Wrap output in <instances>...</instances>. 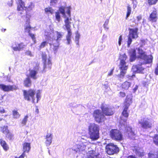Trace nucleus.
<instances>
[{"label": "nucleus", "instance_id": "obj_1", "mask_svg": "<svg viewBox=\"0 0 158 158\" xmlns=\"http://www.w3.org/2000/svg\"><path fill=\"white\" fill-rule=\"evenodd\" d=\"M70 9L69 7H67L64 9V7H61L60 9V12L63 15V17L64 19V26L67 31L66 39L67 40V44H70L72 42L71 39L72 35L71 29V22L70 21L72 20V19L71 18V15H70Z\"/></svg>", "mask_w": 158, "mask_h": 158}, {"label": "nucleus", "instance_id": "obj_2", "mask_svg": "<svg viewBox=\"0 0 158 158\" xmlns=\"http://www.w3.org/2000/svg\"><path fill=\"white\" fill-rule=\"evenodd\" d=\"M41 91L40 90L36 92L33 89L24 90L23 95L25 100L31 101L33 103H37L41 98Z\"/></svg>", "mask_w": 158, "mask_h": 158}, {"label": "nucleus", "instance_id": "obj_3", "mask_svg": "<svg viewBox=\"0 0 158 158\" xmlns=\"http://www.w3.org/2000/svg\"><path fill=\"white\" fill-rule=\"evenodd\" d=\"M44 35L48 40L59 43L64 35V33L57 31H54L53 29L46 30Z\"/></svg>", "mask_w": 158, "mask_h": 158}, {"label": "nucleus", "instance_id": "obj_4", "mask_svg": "<svg viewBox=\"0 0 158 158\" xmlns=\"http://www.w3.org/2000/svg\"><path fill=\"white\" fill-rule=\"evenodd\" d=\"M89 142L84 138H81L80 142L77 144L74 145L73 150L79 154L85 153L87 148H88Z\"/></svg>", "mask_w": 158, "mask_h": 158}, {"label": "nucleus", "instance_id": "obj_5", "mask_svg": "<svg viewBox=\"0 0 158 158\" xmlns=\"http://www.w3.org/2000/svg\"><path fill=\"white\" fill-rule=\"evenodd\" d=\"M88 129L90 138L93 140H97L99 137L98 126L94 123H90Z\"/></svg>", "mask_w": 158, "mask_h": 158}, {"label": "nucleus", "instance_id": "obj_6", "mask_svg": "<svg viewBox=\"0 0 158 158\" xmlns=\"http://www.w3.org/2000/svg\"><path fill=\"white\" fill-rule=\"evenodd\" d=\"M119 59L120 60V65L119 68L120 72L119 74L120 77H123L126 73V71L128 68L127 66L126 65V62L125 60L127 58V56L125 53L123 55H120Z\"/></svg>", "mask_w": 158, "mask_h": 158}, {"label": "nucleus", "instance_id": "obj_7", "mask_svg": "<svg viewBox=\"0 0 158 158\" xmlns=\"http://www.w3.org/2000/svg\"><path fill=\"white\" fill-rule=\"evenodd\" d=\"M18 4L17 10L19 11H22L25 10L28 11H30L33 10L34 7V5L31 2L29 3L26 6H25L24 2L21 0H17Z\"/></svg>", "mask_w": 158, "mask_h": 158}, {"label": "nucleus", "instance_id": "obj_8", "mask_svg": "<svg viewBox=\"0 0 158 158\" xmlns=\"http://www.w3.org/2000/svg\"><path fill=\"white\" fill-rule=\"evenodd\" d=\"M139 55L138 58L143 60L145 61L146 64H149L152 62V59L149 58L146 55L145 52L142 49L138 48L137 49Z\"/></svg>", "mask_w": 158, "mask_h": 158}, {"label": "nucleus", "instance_id": "obj_9", "mask_svg": "<svg viewBox=\"0 0 158 158\" xmlns=\"http://www.w3.org/2000/svg\"><path fill=\"white\" fill-rule=\"evenodd\" d=\"M42 59L44 64V70L45 72L50 70L51 69L52 65L50 59L49 58H47V55L44 54H43Z\"/></svg>", "mask_w": 158, "mask_h": 158}, {"label": "nucleus", "instance_id": "obj_10", "mask_svg": "<svg viewBox=\"0 0 158 158\" xmlns=\"http://www.w3.org/2000/svg\"><path fill=\"white\" fill-rule=\"evenodd\" d=\"M93 115L96 121L98 123L104 121L105 119L104 115L100 110H94L93 113Z\"/></svg>", "mask_w": 158, "mask_h": 158}, {"label": "nucleus", "instance_id": "obj_11", "mask_svg": "<svg viewBox=\"0 0 158 158\" xmlns=\"http://www.w3.org/2000/svg\"><path fill=\"white\" fill-rule=\"evenodd\" d=\"M139 123L141 127L144 129L151 128L152 127V123L150 119L148 118H144L141 121H139Z\"/></svg>", "mask_w": 158, "mask_h": 158}, {"label": "nucleus", "instance_id": "obj_12", "mask_svg": "<svg viewBox=\"0 0 158 158\" xmlns=\"http://www.w3.org/2000/svg\"><path fill=\"white\" fill-rule=\"evenodd\" d=\"M128 109V108H123V111L122 113L123 116L120 117L119 122L121 125H124L126 122L127 118L129 116V113L127 112Z\"/></svg>", "mask_w": 158, "mask_h": 158}, {"label": "nucleus", "instance_id": "obj_13", "mask_svg": "<svg viewBox=\"0 0 158 158\" xmlns=\"http://www.w3.org/2000/svg\"><path fill=\"white\" fill-rule=\"evenodd\" d=\"M106 148L107 153L110 155L115 153L118 148L117 146L112 143H110L107 145Z\"/></svg>", "mask_w": 158, "mask_h": 158}, {"label": "nucleus", "instance_id": "obj_14", "mask_svg": "<svg viewBox=\"0 0 158 158\" xmlns=\"http://www.w3.org/2000/svg\"><path fill=\"white\" fill-rule=\"evenodd\" d=\"M158 18L157 10L156 8H154V10L149 15L148 20L152 23H156L157 22Z\"/></svg>", "mask_w": 158, "mask_h": 158}, {"label": "nucleus", "instance_id": "obj_15", "mask_svg": "<svg viewBox=\"0 0 158 158\" xmlns=\"http://www.w3.org/2000/svg\"><path fill=\"white\" fill-rule=\"evenodd\" d=\"M101 108L103 113L106 115H111L113 114V111L107 105L103 104Z\"/></svg>", "mask_w": 158, "mask_h": 158}, {"label": "nucleus", "instance_id": "obj_16", "mask_svg": "<svg viewBox=\"0 0 158 158\" xmlns=\"http://www.w3.org/2000/svg\"><path fill=\"white\" fill-rule=\"evenodd\" d=\"M26 46V45L23 43L19 44L14 43L12 45V48L14 51H20L23 50Z\"/></svg>", "mask_w": 158, "mask_h": 158}, {"label": "nucleus", "instance_id": "obj_17", "mask_svg": "<svg viewBox=\"0 0 158 158\" xmlns=\"http://www.w3.org/2000/svg\"><path fill=\"white\" fill-rule=\"evenodd\" d=\"M85 158H101V155L97 152L94 150H90L87 153Z\"/></svg>", "mask_w": 158, "mask_h": 158}, {"label": "nucleus", "instance_id": "obj_18", "mask_svg": "<svg viewBox=\"0 0 158 158\" xmlns=\"http://www.w3.org/2000/svg\"><path fill=\"white\" fill-rule=\"evenodd\" d=\"M138 28L137 27L135 28H129V36L131 37L132 39H136L138 37Z\"/></svg>", "mask_w": 158, "mask_h": 158}, {"label": "nucleus", "instance_id": "obj_19", "mask_svg": "<svg viewBox=\"0 0 158 158\" xmlns=\"http://www.w3.org/2000/svg\"><path fill=\"white\" fill-rule=\"evenodd\" d=\"M128 54L130 56V61L133 62L136 59V51L135 48H131L129 50Z\"/></svg>", "mask_w": 158, "mask_h": 158}, {"label": "nucleus", "instance_id": "obj_20", "mask_svg": "<svg viewBox=\"0 0 158 158\" xmlns=\"http://www.w3.org/2000/svg\"><path fill=\"white\" fill-rule=\"evenodd\" d=\"M132 102V99L131 97L127 96L123 103V107L128 109L129 106Z\"/></svg>", "mask_w": 158, "mask_h": 158}, {"label": "nucleus", "instance_id": "obj_21", "mask_svg": "<svg viewBox=\"0 0 158 158\" xmlns=\"http://www.w3.org/2000/svg\"><path fill=\"white\" fill-rule=\"evenodd\" d=\"M53 138V135L50 133H48L45 137V143L47 146L50 145L52 143V140Z\"/></svg>", "mask_w": 158, "mask_h": 158}, {"label": "nucleus", "instance_id": "obj_22", "mask_svg": "<svg viewBox=\"0 0 158 158\" xmlns=\"http://www.w3.org/2000/svg\"><path fill=\"white\" fill-rule=\"evenodd\" d=\"M111 137L114 139L118 140V131L117 129L112 130L110 131Z\"/></svg>", "mask_w": 158, "mask_h": 158}, {"label": "nucleus", "instance_id": "obj_23", "mask_svg": "<svg viewBox=\"0 0 158 158\" xmlns=\"http://www.w3.org/2000/svg\"><path fill=\"white\" fill-rule=\"evenodd\" d=\"M39 70V68L37 67L34 68L33 69L30 70L29 76L31 77L34 79L36 78V75L38 73Z\"/></svg>", "mask_w": 158, "mask_h": 158}, {"label": "nucleus", "instance_id": "obj_24", "mask_svg": "<svg viewBox=\"0 0 158 158\" xmlns=\"http://www.w3.org/2000/svg\"><path fill=\"white\" fill-rule=\"evenodd\" d=\"M23 152L25 153V152H28L31 148L30 143L27 142H25L23 143Z\"/></svg>", "mask_w": 158, "mask_h": 158}, {"label": "nucleus", "instance_id": "obj_25", "mask_svg": "<svg viewBox=\"0 0 158 158\" xmlns=\"http://www.w3.org/2000/svg\"><path fill=\"white\" fill-rule=\"evenodd\" d=\"M0 89L5 91H8L12 90L13 87L11 85H6L3 84H0Z\"/></svg>", "mask_w": 158, "mask_h": 158}, {"label": "nucleus", "instance_id": "obj_26", "mask_svg": "<svg viewBox=\"0 0 158 158\" xmlns=\"http://www.w3.org/2000/svg\"><path fill=\"white\" fill-rule=\"evenodd\" d=\"M61 7H64V9H65V8H67V7H69L70 8V13H71L70 10H71V7L70 6H68V7H64L63 6H61L60 7L59 9V11L56 12L55 14V15L56 20L58 22H60V20L61 18H60V13L61 14V15H62V17H63V15L60 13V9Z\"/></svg>", "mask_w": 158, "mask_h": 158}, {"label": "nucleus", "instance_id": "obj_27", "mask_svg": "<svg viewBox=\"0 0 158 158\" xmlns=\"http://www.w3.org/2000/svg\"><path fill=\"white\" fill-rule=\"evenodd\" d=\"M146 64L145 62V63H141L140 64H139L135 65V67L136 69L137 72L139 73H143V71L144 69V68L142 67L141 66L143 64Z\"/></svg>", "mask_w": 158, "mask_h": 158}, {"label": "nucleus", "instance_id": "obj_28", "mask_svg": "<svg viewBox=\"0 0 158 158\" xmlns=\"http://www.w3.org/2000/svg\"><path fill=\"white\" fill-rule=\"evenodd\" d=\"M0 144L3 149L5 151H7L9 149V147L6 141L3 139H0Z\"/></svg>", "mask_w": 158, "mask_h": 158}, {"label": "nucleus", "instance_id": "obj_29", "mask_svg": "<svg viewBox=\"0 0 158 158\" xmlns=\"http://www.w3.org/2000/svg\"><path fill=\"white\" fill-rule=\"evenodd\" d=\"M24 85L26 87H29L31 86V81L29 77L26 78L23 82Z\"/></svg>", "mask_w": 158, "mask_h": 158}, {"label": "nucleus", "instance_id": "obj_30", "mask_svg": "<svg viewBox=\"0 0 158 158\" xmlns=\"http://www.w3.org/2000/svg\"><path fill=\"white\" fill-rule=\"evenodd\" d=\"M131 83L129 82L126 81L123 83L121 85L122 89L124 90H127L130 86Z\"/></svg>", "mask_w": 158, "mask_h": 158}, {"label": "nucleus", "instance_id": "obj_31", "mask_svg": "<svg viewBox=\"0 0 158 158\" xmlns=\"http://www.w3.org/2000/svg\"><path fill=\"white\" fill-rule=\"evenodd\" d=\"M48 41V42L49 43L51 46H52V45L54 46L53 50L54 51H56L59 47V43L56 42L57 43L56 44H55V41Z\"/></svg>", "mask_w": 158, "mask_h": 158}, {"label": "nucleus", "instance_id": "obj_32", "mask_svg": "<svg viewBox=\"0 0 158 158\" xmlns=\"http://www.w3.org/2000/svg\"><path fill=\"white\" fill-rule=\"evenodd\" d=\"M1 131L3 134L6 135L9 131L8 129L7 126H3L1 127Z\"/></svg>", "mask_w": 158, "mask_h": 158}, {"label": "nucleus", "instance_id": "obj_33", "mask_svg": "<svg viewBox=\"0 0 158 158\" xmlns=\"http://www.w3.org/2000/svg\"><path fill=\"white\" fill-rule=\"evenodd\" d=\"M12 115L13 118L15 119L19 118L20 116L19 112L15 110H13Z\"/></svg>", "mask_w": 158, "mask_h": 158}, {"label": "nucleus", "instance_id": "obj_34", "mask_svg": "<svg viewBox=\"0 0 158 158\" xmlns=\"http://www.w3.org/2000/svg\"><path fill=\"white\" fill-rule=\"evenodd\" d=\"M75 34L76 35L75 37V41L77 44L79 45V40L80 37V35L78 31L76 32Z\"/></svg>", "mask_w": 158, "mask_h": 158}, {"label": "nucleus", "instance_id": "obj_35", "mask_svg": "<svg viewBox=\"0 0 158 158\" xmlns=\"http://www.w3.org/2000/svg\"><path fill=\"white\" fill-rule=\"evenodd\" d=\"M45 12L47 14H52L54 12V10L51 7L46 8L44 9Z\"/></svg>", "mask_w": 158, "mask_h": 158}, {"label": "nucleus", "instance_id": "obj_36", "mask_svg": "<svg viewBox=\"0 0 158 158\" xmlns=\"http://www.w3.org/2000/svg\"><path fill=\"white\" fill-rule=\"evenodd\" d=\"M6 137L9 140H11L14 139L13 135L10 131L7 133L6 135Z\"/></svg>", "mask_w": 158, "mask_h": 158}, {"label": "nucleus", "instance_id": "obj_37", "mask_svg": "<svg viewBox=\"0 0 158 158\" xmlns=\"http://www.w3.org/2000/svg\"><path fill=\"white\" fill-rule=\"evenodd\" d=\"M127 12L126 19H127L131 13V8L130 5H128L127 7Z\"/></svg>", "mask_w": 158, "mask_h": 158}, {"label": "nucleus", "instance_id": "obj_38", "mask_svg": "<svg viewBox=\"0 0 158 158\" xmlns=\"http://www.w3.org/2000/svg\"><path fill=\"white\" fill-rule=\"evenodd\" d=\"M153 143L158 146V134L155 135L152 138Z\"/></svg>", "mask_w": 158, "mask_h": 158}, {"label": "nucleus", "instance_id": "obj_39", "mask_svg": "<svg viewBox=\"0 0 158 158\" xmlns=\"http://www.w3.org/2000/svg\"><path fill=\"white\" fill-rule=\"evenodd\" d=\"M158 0H148V3L149 6H152L156 4Z\"/></svg>", "mask_w": 158, "mask_h": 158}, {"label": "nucleus", "instance_id": "obj_40", "mask_svg": "<svg viewBox=\"0 0 158 158\" xmlns=\"http://www.w3.org/2000/svg\"><path fill=\"white\" fill-rule=\"evenodd\" d=\"M28 115H26L22 119V126H23L26 125L27 122L28 120Z\"/></svg>", "mask_w": 158, "mask_h": 158}, {"label": "nucleus", "instance_id": "obj_41", "mask_svg": "<svg viewBox=\"0 0 158 158\" xmlns=\"http://www.w3.org/2000/svg\"><path fill=\"white\" fill-rule=\"evenodd\" d=\"M148 158H158L157 154L149 152L148 154Z\"/></svg>", "mask_w": 158, "mask_h": 158}, {"label": "nucleus", "instance_id": "obj_42", "mask_svg": "<svg viewBox=\"0 0 158 158\" xmlns=\"http://www.w3.org/2000/svg\"><path fill=\"white\" fill-rule=\"evenodd\" d=\"M131 37L129 36L128 38V40L127 41V47H129L130 46V44L131 43L132 40V38Z\"/></svg>", "mask_w": 158, "mask_h": 158}, {"label": "nucleus", "instance_id": "obj_43", "mask_svg": "<svg viewBox=\"0 0 158 158\" xmlns=\"http://www.w3.org/2000/svg\"><path fill=\"white\" fill-rule=\"evenodd\" d=\"M48 43L46 41H44L42 42L40 46V48H43L47 45Z\"/></svg>", "mask_w": 158, "mask_h": 158}, {"label": "nucleus", "instance_id": "obj_44", "mask_svg": "<svg viewBox=\"0 0 158 158\" xmlns=\"http://www.w3.org/2000/svg\"><path fill=\"white\" fill-rule=\"evenodd\" d=\"M25 54L26 55L30 56H33L31 52L30 51H27L25 52Z\"/></svg>", "mask_w": 158, "mask_h": 158}, {"label": "nucleus", "instance_id": "obj_45", "mask_svg": "<svg viewBox=\"0 0 158 158\" xmlns=\"http://www.w3.org/2000/svg\"><path fill=\"white\" fill-rule=\"evenodd\" d=\"M29 35H30V37H31V38H32V39L33 41L35 42V36L33 34L31 33H29Z\"/></svg>", "mask_w": 158, "mask_h": 158}, {"label": "nucleus", "instance_id": "obj_46", "mask_svg": "<svg viewBox=\"0 0 158 158\" xmlns=\"http://www.w3.org/2000/svg\"><path fill=\"white\" fill-rule=\"evenodd\" d=\"M109 23V21L108 20H106L104 24V27L106 29H108V28L107 27V25Z\"/></svg>", "mask_w": 158, "mask_h": 158}, {"label": "nucleus", "instance_id": "obj_47", "mask_svg": "<svg viewBox=\"0 0 158 158\" xmlns=\"http://www.w3.org/2000/svg\"><path fill=\"white\" fill-rule=\"evenodd\" d=\"M26 155L25 153L24 152H23V153L20 155L19 157L16 156L15 157V158H24V157Z\"/></svg>", "mask_w": 158, "mask_h": 158}, {"label": "nucleus", "instance_id": "obj_48", "mask_svg": "<svg viewBox=\"0 0 158 158\" xmlns=\"http://www.w3.org/2000/svg\"><path fill=\"white\" fill-rule=\"evenodd\" d=\"M30 28V26L29 24H28L25 28L26 31L29 32V31Z\"/></svg>", "mask_w": 158, "mask_h": 158}, {"label": "nucleus", "instance_id": "obj_49", "mask_svg": "<svg viewBox=\"0 0 158 158\" xmlns=\"http://www.w3.org/2000/svg\"><path fill=\"white\" fill-rule=\"evenodd\" d=\"M119 94L120 97L122 98L126 96V94L124 92H120Z\"/></svg>", "mask_w": 158, "mask_h": 158}, {"label": "nucleus", "instance_id": "obj_50", "mask_svg": "<svg viewBox=\"0 0 158 158\" xmlns=\"http://www.w3.org/2000/svg\"><path fill=\"white\" fill-rule=\"evenodd\" d=\"M5 112V110L2 107H0V113L1 114L4 113Z\"/></svg>", "mask_w": 158, "mask_h": 158}, {"label": "nucleus", "instance_id": "obj_51", "mask_svg": "<svg viewBox=\"0 0 158 158\" xmlns=\"http://www.w3.org/2000/svg\"><path fill=\"white\" fill-rule=\"evenodd\" d=\"M136 18L137 19V20L138 21H139L141 19H142L141 15H139L138 16H137L136 17Z\"/></svg>", "mask_w": 158, "mask_h": 158}, {"label": "nucleus", "instance_id": "obj_52", "mask_svg": "<svg viewBox=\"0 0 158 158\" xmlns=\"http://www.w3.org/2000/svg\"><path fill=\"white\" fill-rule=\"evenodd\" d=\"M155 73L156 75H157L158 74V64L155 69Z\"/></svg>", "mask_w": 158, "mask_h": 158}, {"label": "nucleus", "instance_id": "obj_53", "mask_svg": "<svg viewBox=\"0 0 158 158\" xmlns=\"http://www.w3.org/2000/svg\"><path fill=\"white\" fill-rule=\"evenodd\" d=\"M139 156L140 157H142L144 155V153L143 152H139L138 153Z\"/></svg>", "mask_w": 158, "mask_h": 158}, {"label": "nucleus", "instance_id": "obj_54", "mask_svg": "<svg viewBox=\"0 0 158 158\" xmlns=\"http://www.w3.org/2000/svg\"><path fill=\"white\" fill-rule=\"evenodd\" d=\"M123 139L122 135L121 133H119V141H120Z\"/></svg>", "mask_w": 158, "mask_h": 158}, {"label": "nucleus", "instance_id": "obj_55", "mask_svg": "<svg viewBox=\"0 0 158 158\" xmlns=\"http://www.w3.org/2000/svg\"><path fill=\"white\" fill-rule=\"evenodd\" d=\"M113 69H112L111 71L110 72V73H108V76H110L111 75H112V74H113Z\"/></svg>", "mask_w": 158, "mask_h": 158}, {"label": "nucleus", "instance_id": "obj_56", "mask_svg": "<svg viewBox=\"0 0 158 158\" xmlns=\"http://www.w3.org/2000/svg\"><path fill=\"white\" fill-rule=\"evenodd\" d=\"M58 0H51V2L56 3L58 2Z\"/></svg>", "mask_w": 158, "mask_h": 158}, {"label": "nucleus", "instance_id": "obj_57", "mask_svg": "<svg viewBox=\"0 0 158 158\" xmlns=\"http://www.w3.org/2000/svg\"><path fill=\"white\" fill-rule=\"evenodd\" d=\"M138 86L137 85H136L135 87L133 89L134 92H135L136 90L138 89Z\"/></svg>", "mask_w": 158, "mask_h": 158}, {"label": "nucleus", "instance_id": "obj_58", "mask_svg": "<svg viewBox=\"0 0 158 158\" xmlns=\"http://www.w3.org/2000/svg\"><path fill=\"white\" fill-rule=\"evenodd\" d=\"M127 158H137L135 156H134L133 155H130L128 156Z\"/></svg>", "mask_w": 158, "mask_h": 158}, {"label": "nucleus", "instance_id": "obj_59", "mask_svg": "<svg viewBox=\"0 0 158 158\" xmlns=\"http://www.w3.org/2000/svg\"><path fill=\"white\" fill-rule=\"evenodd\" d=\"M127 128L129 129L131 132L134 134V132L132 131V127H128Z\"/></svg>", "mask_w": 158, "mask_h": 158}, {"label": "nucleus", "instance_id": "obj_60", "mask_svg": "<svg viewBox=\"0 0 158 158\" xmlns=\"http://www.w3.org/2000/svg\"><path fill=\"white\" fill-rule=\"evenodd\" d=\"M121 40H122V36L121 35H120L119 37V45H120V44H121L120 42L121 41Z\"/></svg>", "mask_w": 158, "mask_h": 158}, {"label": "nucleus", "instance_id": "obj_61", "mask_svg": "<svg viewBox=\"0 0 158 158\" xmlns=\"http://www.w3.org/2000/svg\"><path fill=\"white\" fill-rule=\"evenodd\" d=\"M141 41L142 43L143 44H145V40H141Z\"/></svg>", "mask_w": 158, "mask_h": 158}, {"label": "nucleus", "instance_id": "obj_62", "mask_svg": "<svg viewBox=\"0 0 158 158\" xmlns=\"http://www.w3.org/2000/svg\"><path fill=\"white\" fill-rule=\"evenodd\" d=\"M35 112L37 113V114H38L39 113V110L38 109V108H36V110H35Z\"/></svg>", "mask_w": 158, "mask_h": 158}, {"label": "nucleus", "instance_id": "obj_63", "mask_svg": "<svg viewBox=\"0 0 158 158\" xmlns=\"http://www.w3.org/2000/svg\"><path fill=\"white\" fill-rule=\"evenodd\" d=\"M136 7V4H134L133 6V7L134 9H135Z\"/></svg>", "mask_w": 158, "mask_h": 158}, {"label": "nucleus", "instance_id": "obj_64", "mask_svg": "<svg viewBox=\"0 0 158 158\" xmlns=\"http://www.w3.org/2000/svg\"><path fill=\"white\" fill-rule=\"evenodd\" d=\"M3 99V97H2L1 98H0V100H1V99Z\"/></svg>", "mask_w": 158, "mask_h": 158}]
</instances>
